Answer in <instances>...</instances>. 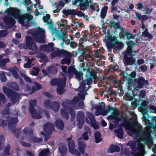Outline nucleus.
I'll use <instances>...</instances> for the list:
<instances>
[{
    "label": "nucleus",
    "mask_w": 156,
    "mask_h": 156,
    "mask_svg": "<svg viewBox=\"0 0 156 156\" xmlns=\"http://www.w3.org/2000/svg\"><path fill=\"white\" fill-rule=\"evenodd\" d=\"M10 71L12 72L13 76L15 78L17 79L18 78V76L17 72L15 70V69H10Z\"/></svg>",
    "instance_id": "53"
},
{
    "label": "nucleus",
    "mask_w": 156,
    "mask_h": 156,
    "mask_svg": "<svg viewBox=\"0 0 156 156\" xmlns=\"http://www.w3.org/2000/svg\"><path fill=\"white\" fill-rule=\"evenodd\" d=\"M97 69H83V72H86V79L83 80L81 84L78 89L79 93L78 95L83 100L85 99V94H87L86 92L90 88V84L92 83V79L97 77L98 71Z\"/></svg>",
    "instance_id": "5"
},
{
    "label": "nucleus",
    "mask_w": 156,
    "mask_h": 156,
    "mask_svg": "<svg viewBox=\"0 0 156 156\" xmlns=\"http://www.w3.org/2000/svg\"><path fill=\"white\" fill-rule=\"evenodd\" d=\"M70 62V58L67 57L63 59L61 61V63L62 64H65L68 65Z\"/></svg>",
    "instance_id": "43"
},
{
    "label": "nucleus",
    "mask_w": 156,
    "mask_h": 156,
    "mask_svg": "<svg viewBox=\"0 0 156 156\" xmlns=\"http://www.w3.org/2000/svg\"><path fill=\"white\" fill-rule=\"evenodd\" d=\"M62 69V75L64 77L63 79H52L50 81L51 84L52 86L58 84L57 89V93L59 94H62L64 91V88L66 85V76L70 77L72 76L75 74L76 79L78 80H80L83 79V73L81 72H78L76 69Z\"/></svg>",
    "instance_id": "4"
},
{
    "label": "nucleus",
    "mask_w": 156,
    "mask_h": 156,
    "mask_svg": "<svg viewBox=\"0 0 156 156\" xmlns=\"http://www.w3.org/2000/svg\"><path fill=\"white\" fill-rule=\"evenodd\" d=\"M49 152L48 149H44L39 153V156H49Z\"/></svg>",
    "instance_id": "36"
},
{
    "label": "nucleus",
    "mask_w": 156,
    "mask_h": 156,
    "mask_svg": "<svg viewBox=\"0 0 156 156\" xmlns=\"http://www.w3.org/2000/svg\"><path fill=\"white\" fill-rule=\"evenodd\" d=\"M94 136L96 143H99L101 141V134L99 132L96 131L94 134Z\"/></svg>",
    "instance_id": "28"
},
{
    "label": "nucleus",
    "mask_w": 156,
    "mask_h": 156,
    "mask_svg": "<svg viewBox=\"0 0 156 156\" xmlns=\"http://www.w3.org/2000/svg\"><path fill=\"white\" fill-rule=\"evenodd\" d=\"M59 150L61 155L64 156L66 154L67 149L65 145L61 144L60 145Z\"/></svg>",
    "instance_id": "20"
},
{
    "label": "nucleus",
    "mask_w": 156,
    "mask_h": 156,
    "mask_svg": "<svg viewBox=\"0 0 156 156\" xmlns=\"http://www.w3.org/2000/svg\"><path fill=\"white\" fill-rule=\"evenodd\" d=\"M10 86L11 88L15 90H18L19 89V87L18 85L15 83H11Z\"/></svg>",
    "instance_id": "47"
},
{
    "label": "nucleus",
    "mask_w": 156,
    "mask_h": 156,
    "mask_svg": "<svg viewBox=\"0 0 156 156\" xmlns=\"http://www.w3.org/2000/svg\"><path fill=\"white\" fill-rule=\"evenodd\" d=\"M10 147L9 144H7L4 148V154H1V156H7L9 154V151Z\"/></svg>",
    "instance_id": "30"
},
{
    "label": "nucleus",
    "mask_w": 156,
    "mask_h": 156,
    "mask_svg": "<svg viewBox=\"0 0 156 156\" xmlns=\"http://www.w3.org/2000/svg\"><path fill=\"white\" fill-rule=\"evenodd\" d=\"M87 115L89 119V121L87 118L86 119V122L87 124H89L90 123V122H93L94 121V115L93 114L87 112Z\"/></svg>",
    "instance_id": "24"
},
{
    "label": "nucleus",
    "mask_w": 156,
    "mask_h": 156,
    "mask_svg": "<svg viewBox=\"0 0 156 156\" xmlns=\"http://www.w3.org/2000/svg\"><path fill=\"white\" fill-rule=\"evenodd\" d=\"M114 132L116 134L118 137L120 138H122L123 131L122 129H115L114 130Z\"/></svg>",
    "instance_id": "35"
},
{
    "label": "nucleus",
    "mask_w": 156,
    "mask_h": 156,
    "mask_svg": "<svg viewBox=\"0 0 156 156\" xmlns=\"http://www.w3.org/2000/svg\"><path fill=\"white\" fill-rule=\"evenodd\" d=\"M21 75L22 76L24 77V79L25 80L28 82H31V79L28 76H27L25 74L23 73H20Z\"/></svg>",
    "instance_id": "54"
},
{
    "label": "nucleus",
    "mask_w": 156,
    "mask_h": 156,
    "mask_svg": "<svg viewBox=\"0 0 156 156\" xmlns=\"http://www.w3.org/2000/svg\"><path fill=\"white\" fill-rule=\"evenodd\" d=\"M5 12L7 13L9 17L5 18L3 19L4 22L1 23V25L3 27H7L8 25L14 24L15 23V19H18L19 22L22 25L27 27L25 23L28 24L29 21L33 19L32 16L29 14H26L24 16L20 15L19 10L16 9H7Z\"/></svg>",
    "instance_id": "3"
},
{
    "label": "nucleus",
    "mask_w": 156,
    "mask_h": 156,
    "mask_svg": "<svg viewBox=\"0 0 156 156\" xmlns=\"http://www.w3.org/2000/svg\"><path fill=\"white\" fill-rule=\"evenodd\" d=\"M5 139L3 135L0 136V149H1L5 142Z\"/></svg>",
    "instance_id": "48"
},
{
    "label": "nucleus",
    "mask_w": 156,
    "mask_h": 156,
    "mask_svg": "<svg viewBox=\"0 0 156 156\" xmlns=\"http://www.w3.org/2000/svg\"><path fill=\"white\" fill-rule=\"evenodd\" d=\"M77 120L81 121L82 120H84V114L82 112H79L78 113L77 116Z\"/></svg>",
    "instance_id": "41"
},
{
    "label": "nucleus",
    "mask_w": 156,
    "mask_h": 156,
    "mask_svg": "<svg viewBox=\"0 0 156 156\" xmlns=\"http://www.w3.org/2000/svg\"><path fill=\"white\" fill-rule=\"evenodd\" d=\"M150 112L152 113H156V107L153 106L151 105L150 106Z\"/></svg>",
    "instance_id": "56"
},
{
    "label": "nucleus",
    "mask_w": 156,
    "mask_h": 156,
    "mask_svg": "<svg viewBox=\"0 0 156 156\" xmlns=\"http://www.w3.org/2000/svg\"><path fill=\"white\" fill-rule=\"evenodd\" d=\"M74 15H76L79 16H84V13L80 11L75 10Z\"/></svg>",
    "instance_id": "59"
},
{
    "label": "nucleus",
    "mask_w": 156,
    "mask_h": 156,
    "mask_svg": "<svg viewBox=\"0 0 156 156\" xmlns=\"http://www.w3.org/2000/svg\"><path fill=\"white\" fill-rule=\"evenodd\" d=\"M72 138H69L67 140L69 142L68 147L69 152L77 156H80L81 155L80 153L77 150L75 149L74 147V143L73 140H71Z\"/></svg>",
    "instance_id": "13"
},
{
    "label": "nucleus",
    "mask_w": 156,
    "mask_h": 156,
    "mask_svg": "<svg viewBox=\"0 0 156 156\" xmlns=\"http://www.w3.org/2000/svg\"><path fill=\"white\" fill-rule=\"evenodd\" d=\"M136 144L135 142L130 141L126 144V145L127 146H130L132 150H134Z\"/></svg>",
    "instance_id": "44"
},
{
    "label": "nucleus",
    "mask_w": 156,
    "mask_h": 156,
    "mask_svg": "<svg viewBox=\"0 0 156 156\" xmlns=\"http://www.w3.org/2000/svg\"><path fill=\"white\" fill-rule=\"evenodd\" d=\"M31 138L32 140L36 142H40L42 141V139L41 138H37L36 137H33Z\"/></svg>",
    "instance_id": "61"
},
{
    "label": "nucleus",
    "mask_w": 156,
    "mask_h": 156,
    "mask_svg": "<svg viewBox=\"0 0 156 156\" xmlns=\"http://www.w3.org/2000/svg\"><path fill=\"white\" fill-rule=\"evenodd\" d=\"M84 52H83L81 54V57H83V58L86 59L88 61H91L92 60V58L89 54H87L86 55V53L85 52V50H87L86 48H83Z\"/></svg>",
    "instance_id": "25"
},
{
    "label": "nucleus",
    "mask_w": 156,
    "mask_h": 156,
    "mask_svg": "<svg viewBox=\"0 0 156 156\" xmlns=\"http://www.w3.org/2000/svg\"><path fill=\"white\" fill-rule=\"evenodd\" d=\"M136 75V72L134 71L131 73L130 75L126 73L124 75V76L126 78L129 83L131 82V81L132 80V79L130 78V77L132 78H135Z\"/></svg>",
    "instance_id": "22"
},
{
    "label": "nucleus",
    "mask_w": 156,
    "mask_h": 156,
    "mask_svg": "<svg viewBox=\"0 0 156 156\" xmlns=\"http://www.w3.org/2000/svg\"><path fill=\"white\" fill-rule=\"evenodd\" d=\"M53 124L49 122L46 123L44 125V130L47 133V134H46L44 132H41V134L45 136L44 140L45 141L47 140L49 137V134L51 133V130L53 129Z\"/></svg>",
    "instance_id": "12"
},
{
    "label": "nucleus",
    "mask_w": 156,
    "mask_h": 156,
    "mask_svg": "<svg viewBox=\"0 0 156 156\" xmlns=\"http://www.w3.org/2000/svg\"><path fill=\"white\" fill-rule=\"evenodd\" d=\"M142 35L144 37H147L149 39H152L153 38L152 35L148 32L147 29H146L145 31L143 32Z\"/></svg>",
    "instance_id": "37"
},
{
    "label": "nucleus",
    "mask_w": 156,
    "mask_h": 156,
    "mask_svg": "<svg viewBox=\"0 0 156 156\" xmlns=\"http://www.w3.org/2000/svg\"><path fill=\"white\" fill-rule=\"evenodd\" d=\"M37 57L38 58H40L41 59L39 60L40 62H44L43 63L41 64V66L45 65V63L44 62H47L48 61V59L47 56L44 54L41 53H39L37 55Z\"/></svg>",
    "instance_id": "16"
},
{
    "label": "nucleus",
    "mask_w": 156,
    "mask_h": 156,
    "mask_svg": "<svg viewBox=\"0 0 156 156\" xmlns=\"http://www.w3.org/2000/svg\"><path fill=\"white\" fill-rule=\"evenodd\" d=\"M120 29L121 30L120 36L123 38L125 37L126 36L128 32L126 31L123 28H120Z\"/></svg>",
    "instance_id": "42"
},
{
    "label": "nucleus",
    "mask_w": 156,
    "mask_h": 156,
    "mask_svg": "<svg viewBox=\"0 0 156 156\" xmlns=\"http://www.w3.org/2000/svg\"><path fill=\"white\" fill-rule=\"evenodd\" d=\"M4 92L11 100L13 103H15L19 101L20 96L17 93L13 92L12 90L7 88L5 87H3Z\"/></svg>",
    "instance_id": "9"
},
{
    "label": "nucleus",
    "mask_w": 156,
    "mask_h": 156,
    "mask_svg": "<svg viewBox=\"0 0 156 156\" xmlns=\"http://www.w3.org/2000/svg\"><path fill=\"white\" fill-rule=\"evenodd\" d=\"M28 34L31 35L32 38L30 36L26 37V45L29 49L32 50V52H29L30 55H34L36 52L38 48L36 46V44L32 43L33 39L38 43H44L45 42V30L44 28L38 27L36 29L29 30L27 31Z\"/></svg>",
    "instance_id": "2"
},
{
    "label": "nucleus",
    "mask_w": 156,
    "mask_h": 156,
    "mask_svg": "<svg viewBox=\"0 0 156 156\" xmlns=\"http://www.w3.org/2000/svg\"><path fill=\"white\" fill-rule=\"evenodd\" d=\"M102 105L98 106L97 105H92L93 108L97 109L95 114L96 116L101 115L104 116L108 114L111 111H113L111 115H109L108 118L109 119H115L114 122L115 125L119 124V122L122 121V123L119 126L120 128L125 127L126 130H129L131 133L128 132V133L133 136L134 135L135 139L138 142V147L136 150V152L134 153V156H144L145 152L144 145L141 143H144L148 146H151L152 144V139L151 136L150 129L152 124L150 121L146 119L145 120L146 125L145 128L142 129L140 124L137 123L135 124L132 119L128 121L126 117H122L120 115L117 111H115L114 108L110 106H105L104 103Z\"/></svg>",
    "instance_id": "1"
},
{
    "label": "nucleus",
    "mask_w": 156,
    "mask_h": 156,
    "mask_svg": "<svg viewBox=\"0 0 156 156\" xmlns=\"http://www.w3.org/2000/svg\"><path fill=\"white\" fill-rule=\"evenodd\" d=\"M128 47L126 50L123 52L124 58L123 59V62L126 65H131L134 64L135 62V58L133 56V52L136 53L135 51H132L131 46L134 44V41H128L127 43Z\"/></svg>",
    "instance_id": "8"
},
{
    "label": "nucleus",
    "mask_w": 156,
    "mask_h": 156,
    "mask_svg": "<svg viewBox=\"0 0 156 156\" xmlns=\"http://www.w3.org/2000/svg\"><path fill=\"white\" fill-rule=\"evenodd\" d=\"M85 130L86 131L82 135V138L83 140H87L88 139V134H90V132L89 128L88 127L85 128Z\"/></svg>",
    "instance_id": "18"
},
{
    "label": "nucleus",
    "mask_w": 156,
    "mask_h": 156,
    "mask_svg": "<svg viewBox=\"0 0 156 156\" xmlns=\"http://www.w3.org/2000/svg\"><path fill=\"white\" fill-rule=\"evenodd\" d=\"M111 25L112 27L116 29L120 28V25L119 22H112L111 23Z\"/></svg>",
    "instance_id": "49"
},
{
    "label": "nucleus",
    "mask_w": 156,
    "mask_h": 156,
    "mask_svg": "<svg viewBox=\"0 0 156 156\" xmlns=\"http://www.w3.org/2000/svg\"><path fill=\"white\" fill-rule=\"evenodd\" d=\"M55 124L57 127L60 129H63L64 127V123L61 119L57 120L55 122Z\"/></svg>",
    "instance_id": "26"
},
{
    "label": "nucleus",
    "mask_w": 156,
    "mask_h": 156,
    "mask_svg": "<svg viewBox=\"0 0 156 156\" xmlns=\"http://www.w3.org/2000/svg\"><path fill=\"white\" fill-rule=\"evenodd\" d=\"M17 110L12 112L11 114H9V112L7 111L3 113V116L6 118L7 120H2L0 118V126L3 127L4 129L7 128V127L11 130H14L15 129V124L17 122L16 116L18 115Z\"/></svg>",
    "instance_id": "7"
},
{
    "label": "nucleus",
    "mask_w": 156,
    "mask_h": 156,
    "mask_svg": "<svg viewBox=\"0 0 156 156\" xmlns=\"http://www.w3.org/2000/svg\"><path fill=\"white\" fill-rule=\"evenodd\" d=\"M50 15L47 14L45 16L43 17V21L45 23H48L49 22V20H50Z\"/></svg>",
    "instance_id": "51"
},
{
    "label": "nucleus",
    "mask_w": 156,
    "mask_h": 156,
    "mask_svg": "<svg viewBox=\"0 0 156 156\" xmlns=\"http://www.w3.org/2000/svg\"><path fill=\"white\" fill-rule=\"evenodd\" d=\"M147 102L145 101H143L142 104V106L139 108V109L142 112L147 113Z\"/></svg>",
    "instance_id": "19"
},
{
    "label": "nucleus",
    "mask_w": 156,
    "mask_h": 156,
    "mask_svg": "<svg viewBox=\"0 0 156 156\" xmlns=\"http://www.w3.org/2000/svg\"><path fill=\"white\" fill-rule=\"evenodd\" d=\"M81 2L80 5L81 6H85L88 4L87 0H80Z\"/></svg>",
    "instance_id": "60"
},
{
    "label": "nucleus",
    "mask_w": 156,
    "mask_h": 156,
    "mask_svg": "<svg viewBox=\"0 0 156 156\" xmlns=\"http://www.w3.org/2000/svg\"><path fill=\"white\" fill-rule=\"evenodd\" d=\"M24 57L26 61L27 62V63L24 65V67L26 68L31 67L32 64L30 62V61H29V58L25 56Z\"/></svg>",
    "instance_id": "40"
},
{
    "label": "nucleus",
    "mask_w": 156,
    "mask_h": 156,
    "mask_svg": "<svg viewBox=\"0 0 156 156\" xmlns=\"http://www.w3.org/2000/svg\"><path fill=\"white\" fill-rule=\"evenodd\" d=\"M90 124H91V126L95 129H98L99 128V126L96 123L95 120L93 122H90Z\"/></svg>",
    "instance_id": "58"
},
{
    "label": "nucleus",
    "mask_w": 156,
    "mask_h": 156,
    "mask_svg": "<svg viewBox=\"0 0 156 156\" xmlns=\"http://www.w3.org/2000/svg\"><path fill=\"white\" fill-rule=\"evenodd\" d=\"M108 7L107 6H104L101 9V17L102 19H104L106 15V13Z\"/></svg>",
    "instance_id": "33"
},
{
    "label": "nucleus",
    "mask_w": 156,
    "mask_h": 156,
    "mask_svg": "<svg viewBox=\"0 0 156 156\" xmlns=\"http://www.w3.org/2000/svg\"><path fill=\"white\" fill-rule=\"evenodd\" d=\"M137 9L143 11L144 7L142 4L141 3H138L137 4Z\"/></svg>",
    "instance_id": "63"
},
{
    "label": "nucleus",
    "mask_w": 156,
    "mask_h": 156,
    "mask_svg": "<svg viewBox=\"0 0 156 156\" xmlns=\"http://www.w3.org/2000/svg\"><path fill=\"white\" fill-rule=\"evenodd\" d=\"M23 133L27 136H29L31 137L33 135L31 129H29L28 128H25L23 131Z\"/></svg>",
    "instance_id": "34"
},
{
    "label": "nucleus",
    "mask_w": 156,
    "mask_h": 156,
    "mask_svg": "<svg viewBox=\"0 0 156 156\" xmlns=\"http://www.w3.org/2000/svg\"><path fill=\"white\" fill-rule=\"evenodd\" d=\"M0 79L2 82H5L6 81V78L5 73L4 72H0Z\"/></svg>",
    "instance_id": "46"
},
{
    "label": "nucleus",
    "mask_w": 156,
    "mask_h": 156,
    "mask_svg": "<svg viewBox=\"0 0 156 156\" xmlns=\"http://www.w3.org/2000/svg\"><path fill=\"white\" fill-rule=\"evenodd\" d=\"M50 55L51 58H53L56 57H60L61 56V53L60 51L57 50L52 53Z\"/></svg>",
    "instance_id": "38"
},
{
    "label": "nucleus",
    "mask_w": 156,
    "mask_h": 156,
    "mask_svg": "<svg viewBox=\"0 0 156 156\" xmlns=\"http://www.w3.org/2000/svg\"><path fill=\"white\" fill-rule=\"evenodd\" d=\"M78 121V124L77 126L80 129H81L82 127V126L84 123V120H83L81 121L77 120Z\"/></svg>",
    "instance_id": "57"
},
{
    "label": "nucleus",
    "mask_w": 156,
    "mask_h": 156,
    "mask_svg": "<svg viewBox=\"0 0 156 156\" xmlns=\"http://www.w3.org/2000/svg\"><path fill=\"white\" fill-rule=\"evenodd\" d=\"M126 37H127V39L129 40L130 39H134L136 37V35L130 34L128 32Z\"/></svg>",
    "instance_id": "55"
},
{
    "label": "nucleus",
    "mask_w": 156,
    "mask_h": 156,
    "mask_svg": "<svg viewBox=\"0 0 156 156\" xmlns=\"http://www.w3.org/2000/svg\"><path fill=\"white\" fill-rule=\"evenodd\" d=\"M75 10L73 9H68L64 11V13L66 15H74Z\"/></svg>",
    "instance_id": "39"
},
{
    "label": "nucleus",
    "mask_w": 156,
    "mask_h": 156,
    "mask_svg": "<svg viewBox=\"0 0 156 156\" xmlns=\"http://www.w3.org/2000/svg\"><path fill=\"white\" fill-rule=\"evenodd\" d=\"M104 48H101L99 49H97L95 51L96 56L97 58H100L101 57V58H103L104 56L101 55V54L104 51Z\"/></svg>",
    "instance_id": "29"
},
{
    "label": "nucleus",
    "mask_w": 156,
    "mask_h": 156,
    "mask_svg": "<svg viewBox=\"0 0 156 156\" xmlns=\"http://www.w3.org/2000/svg\"><path fill=\"white\" fill-rule=\"evenodd\" d=\"M143 11L145 12V13L150 14L152 11V9L149 5H146L144 7Z\"/></svg>",
    "instance_id": "32"
},
{
    "label": "nucleus",
    "mask_w": 156,
    "mask_h": 156,
    "mask_svg": "<svg viewBox=\"0 0 156 156\" xmlns=\"http://www.w3.org/2000/svg\"><path fill=\"white\" fill-rule=\"evenodd\" d=\"M119 147L115 145H112L109 148L108 151L110 153L114 152H119L120 151Z\"/></svg>",
    "instance_id": "21"
},
{
    "label": "nucleus",
    "mask_w": 156,
    "mask_h": 156,
    "mask_svg": "<svg viewBox=\"0 0 156 156\" xmlns=\"http://www.w3.org/2000/svg\"><path fill=\"white\" fill-rule=\"evenodd\" d=\"M39 69H33L30 72V74L32 75L36 76L39 72Z\"/></svg>",
    "instance_id": "52"
},
{
    "label": "nucleus",
    "mask_w": 156,
    "mask_h": 156,
    "mask_svg": "<svg viewBox=\"0 0 156 156\" xmlns=\"http://www.w3.org/2000/svg\"><path fill=\"white\" fill-rule=\"evenodd\" d=\"M51 101L49 100H46L44 102V107L47 108H50Z\"/></svg>",
    "instance_id": "50"
},
{
    "label": "nucleus",
    "mask_w": 156,
    "mask_h": 156,
    "mask_svg": "<svg viewBox=\"0 0 156 156\" xmlns=\"http://www.w3.org/2000/svg\"><path fill=\"white\" fill-rule=\"evenodd\" d=\"M78 148L82 153L84 152L86 145L83 142H78Z\"/></svg>",
    "instance_id": "31"
},
{
    "label": "nucleus",
    "mask_w": 156,
    "mask_h": 156,
    "mask_svg": "<svg viewBox=\"0 0 156 156\" xmlns=\"http://www.w3.org/2000/svg\"><path fill=\"white\" fill-rule=\"evenodd\" d=\"M59 106L60 104L58 102L54 101L51 105L50 108L52 110L56 112L58 110Z\"/></svg>",
    "instance_id": "23"
},
{
    "label": "nucleus",
    "mask_w": 156,
    "mask_h": 156,
    "mask_svg": "<svg viewBox=\"0 0 156 156\" xmlns=\"http://www.w3.org/2000/svg\"><path fill=\"white\" fill-rule=\"evenodd\" d=\"M124 44L120 42H116L113 45L111 44L109 46L110 48H113L115 49H120L122 48L124 46Z\"/></svg>",
    "instance_id": "17"
},
{
    "label": "nucleus",
    "mask_w": 156,
    "mask_h": 156,
    "mask_svg": "<svg viewBox=\"0 0 156 156\" xmlns=\"http://www.w3.org/2000/svg\"><path fill=\"white\" fill-rule=\"evenodd\" d=\"M9 60L8 58L3 59L1 60H0V67L4 66L5 64L9 62Z\"/></svg>",
    "instance_id": "45"
},
{
    "label": "nucleus",
    "mask_w": 156,
    "mask_h": 156,
    "mask_svg": "<svg viewBox=\"0 0 156 156\" xmlns=\"http://www.w3.org/2000/svg\"><path fill=\"white\" fill-rule=\"evenodd\" d=\"M41 87V86L40 84L35 82L33 83L31 90L32 91L31 94L33 93L36 90H38L40 89Z\"/></svg>",
    "instance_id": "27"
},
{
    "label": "nucleus",
    "mask_w": 156,
    "mask_h": 156,
    "mask_svg": "<svg viewBox=\"0 0 156 156\" xmlns=\"http://www.w3.org/2000/svg\"><path fill=\"white\" fill-rule=\"evenodd\" d=\"M135 83H137L135 89L137 90H139L143 87L144 84L147 85L148 82V80H145L144 77H141L138 79H135L133 81H132V84L133 86L135 85Z\"/></svg>",
    "instance_id": "11"
},
{
    "label": "nucleus",
    "mask_w": 156,
    "mask_h": 156,
    "mask_svg": "<svg viewBox=\"0 0 156 156\" xmlns=\"http://www.w3.org/2000/svg\"><path fill=\"white\" fill-rule=\"evenodd\" d=\"M57 71V69H43L42 70L44 76L47 75L50 76L52 74L56 73Z\"/></svg>",
    "instance_id": "14"
},
{
    "label": "nucleus",
    "mask_w": 156,
    "mask_h": 156,
    "mask_svg": "<svg viewBox=\"0 0 156 156\" xmlns=\"http://www.w3.org/2000/svg\"><path fill=\"white\" fill-rule=\"evenodd\" d=\"M54 44L52 43H49L47 45H43L41 46V49L44 50L47 52H50L54 48Z\"/></svg>",
    "instance_id": "15"
},
{
    "label": "nucleus",
    "mask_w": 156,
    "mask_h": 156,
    "mask_svg": "<svg viewBox=\"0 0 156 156\" xmlns=\"http://www.w3.org/2000/svg\"><path fill=\"white\" fill-rule=\"evenodd\" d=\"M36 103V101L35 100H33L30 101L29 111L32 117L35 119H39L41 117V113L39 112H37L34 109V107Z\"/></svg>",
    "instance_id": "10"
},
{
    "label": "nucleus",
    "mask_w": 156,
    "mask_h": 156,
    "mask_svg": "<svg viewBox=\"0 0 156 156\" xmlns=\"http://www.w3.org/2000/svg\"><path fill=\"white\" fill-rule=\"evenodd\" d=\"M136 14L137 17L139 20H142L143 15H141L140 13H137V12H136Z\"/></svg>",
    "instance_id": "64"
},
{
    "label": "nucleus",
    "mask_w": 156,
    "mask_h": 156,
    "mask_svg": "<svg viewBox=\"0 0 156 156\" xmlns=\"http://www.w3.org/2000/svg\"><path fill=\"white\" fill-rule=\"evenodd\" d=\"M63 53L67 57L71 58L72 57V55L71 53L67 51H64Z\"/></svg>",
    "instance_id": "62"
},
{
    "label": "nucleus",
    "mask_w": 156,
    "mask_h": 156,
    "mask_svg": "<svg viewBox=\"0 0 156 156\" xmlns=\"http://www.w3.org/2000/svg\"><path fill=\"white\" fill-rule=\"evenodd\" d=\"M62 105L64 108L61 109V113L62 117L67 119L69 118L68 112L69 110L71 116V119L73 121L75 118V112L73 110L69 108L68 107L71 106L75 109H82L83 107V103L82 101H80L78 97H75L71 101L67 100L66 102H63Z\"/></svg>",
    "instance_id": "6"
}]
</instances>
